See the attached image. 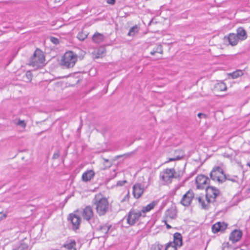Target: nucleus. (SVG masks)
<instances>
[{
  "instance_id": "f257e3e1",
  "label": "nucleus",
  "mask_w": 250,
  "mask_h": 250,
  "mask_svg": "<svg viewBox=\"0 0 250 250\" xmlns=\"http://www.w3.org/2000/svg\"><path fill=\"white\" fill-rule=\"evenodd\" d=\"M97 213L100 216H104L109 209V203L107 198L101 194H96L92 200Z\"/></svg>"
},
{
  "instance_id": "f03ea898",
  "label": "nucleus",
  "mask_w": 250,
  "mask_h": 250,
  "mask_svg": "<svg viewBox=\"0 0 250 250\" xmlns=\"http://www.w3.org/2000/svg\"><path fill=\"white\" fill-rule=\"evenodd\" d=\"M181 175L177 174L173 168H167L164 169L160 173V178L166 185L171 183L174 178H180Z\"/></svg>"
},
{
  "instance_id": "7ed1b4c3",
  "label": "nucleus",
  "mask_w": 250,
  "mask_h": 250,
  "mask_svg": "<svg viewBox=\"0 0 250 250\" xmlns=\"http://www.w3.org/2000/svg\"><path fill=\"white\" fill-rule=\"evenodd\" d=\"M44 62V56L42 51L40 49H37L31 58L29 64L35 68H38L43 65Z\"/></svg>"
},
{
  "instance_id": "20e7f679",
  "label": "nucleus",
  "mask_w": 250,
  "mask_h": 250,
  "mask_svg": "<svg viewBox=\"0 0 250 250\" xmlns=\"http://www.w3.org/2000/svg\"><path fill=\"white\" fill-rule=\"evenodd\" d=\"M77 61V55L72 51L66 52L61 61V65L66 68L73 67Z\"/></svg>"
},
{
  "instance_id": "39448f33",
  "label": "nucleus",
  "mask_w": 250,
  "mask_h": 250,
  "mask_svg": "<svg viewBox=\"0 0 250 250\" xmlns=\"http://www.w3.org/2000/svg\"><path fill=\"white\" fill-rule=\"evenodd\" d=\"M210 178L214 181L222 183L226 180V175L219 166H215L210 172Z\"/></svg>"
},
{
  "instance_id": "423d86ee",
  "label": "nucleus",
  "mask_w": 250,
  "mask_h": 250,
  "mask_svg": "<svg viewBox=\"0 0 250 250\" xmlns=\"http://www.w3.org/2000/svg\"><path fill=\"white\" fill-rule=\"evenodd\" d=\"M142 215V212L140 210L131 209L128 212L126 216L127 223L130 226L134 225Z\"/></svg>"
},
{
  "instance_id": "0eeeda50",
  "label": "nucleus",
  "mask_w": 250,
  "mask_h": 250,
  "mask_svg": "<svg viewBox=\"0 0 250 250\" xmlns=\"http://www.w3.org/2000/svg\"><path fill=\"white\" fill-rule=\"evenodd\" d=\"M210 180L209 178L204 175H199L196 178V184L197 188L198 189H206L208 188L209 182Z\"/></svg>"
},
{
  "instance_id": "6e6552de",
  "label": "nucleus",
  "mask_w": 250,
  "mask_h": 250,
  "mask_svg": "<svg viewBox=\"0 0 250 250\" xmlns=\"http://www.w3.org/2000/svg\"><path fill=\"white\" fill-rule=\"evenodd\" d=\"M206 190V195L211 203H214L215 201V199L220 194L219 189L213 187H209L207 188Z\"/></svg>"
},
{
  "instance_id": "1a4fd4ad",
  "label": "nucleus",
  "mask_w": 250,
  "mask_h": 250,
  "mask_svg": "<svg viewBox=\"0 0 250 250\" xmlns=\"http://www.w3.org/2000/svg\"><path fill=\"white\" fill-rule=\"evenodd\" d=\"M194 197V193L191 190H189L183 196L180 201L181 204L185 207L189 206Z\"/></svg>"
},
{
  "instance_id": "9d476101",
  "label": "nucleus",
  "mask_w": 250,
  "mask_h": 250,
  "mask_svg": "<svg viewBox=\"0 0 250 250\" xmlns=\"http://www.w3.org/2000/svg\"><path fill=\"white\" fill-rule=\"evenodd\" d=\"M144 187L140 183H136L133 186V194L135 198H140L143 194Z\"/></svg>"
},
{
  "instance_id": "9b49d317",
  "label": "nucleus",
  "mask_w": 250,
  "mask_h": 250,
  "mask_svg": "<svg viewBox=\"0 0 250 250\" xmlns=\"http://www.w3.org/2000/svg\"><path fill=\"white\" fill-rule=\"evenodd\" d=\"M195 199L198 201V202L202 208L207 209L209 207V204L211 203L209 202L208 199L207 198V196H200L195 198Z\"/></svg>"
},
{
  "instance_id": "f8f14e48",
  "label": "nucleus",
  "mask_w": 250,
  "mask_h": 250,
  "mask_svg": "<svg viewBox=\"0 0 250 250\" xmlns=\"http://www.w3.org/2000/svg\"><path fill=\"white\" fill-rule=\"evenodd\" d=\"M242 236V232L239 229H235L232 231L229 237V239L232 243H235L240 240Z\"/></svg>"
},
{
  "instance_id": "ddd939ff",
  "label": "nucleus",
  "mask_w": 250,
  "mask_h": 250,
  "mask_svg": "<svg viewBox=\"0 0 250 250\" xmlns=\"http://www.w3.org/2000/svg\"><path fill=\"white\" fill-rule=\"evenodd\" d=\"M68 219L71 222L72 225V229L77 230L79 229L81 222V218L76 214H70Z\"/></svg>"
},
{
  "instance_id": "4468645a",
  "label": "nucleus",
  "mask_w": 250,
  "mask_h": 250,
  "mask_svg": "<svg viewBox=\"0 0 250 250\" xmlns=\"http://www.w3.org/2000/svg\"><path fill=\"white\" fill-rule=\"evenodd\" d=\"M224 40L225 42H229V44L231 46H235L240 41L236 34L234 33H230L228 37H224Z\"/></svg>"
},
{
  "instance_id": "2eb2a0df",
  "label": "nucleus",
  "mask_w": 250,
  "mask_h": 250,
  "mask_svg": "<svg viewBox=\"0 0 250 250\" xmlns=\"http://www.w3.org/2000/svg\"><path fill=\"white\" fill-rule=\"evenodd\" d=\"M227 228V224L224 222H217L212 226V231L214 233L225 230Z\"/></svg>"
},
{
  "instance_id": "dca6fc26",
  "label": "nucleus",
  "mask_w": 250,
  "mask_h": 250,
  "mask_svg": "<svg viewBox=\"0 0 250 250\" xmlns=\"http://www.w3.org/2000/svg\"><path fill=\"white\" fill-rule=\"evenodd\" d=\"M82 216L83 219L87 221L89 220L93 216V211L92 208L89 206H86L83 209Z\"/></svg>"
},
{
  "instance_id": "f3484780",
  "label": "nucleus",
  "mask_w": 250,
  "mask_h": 250,
  "mask_svg": "<svg viewBox=\"0 0 250 250\" xmlns=\"http://www.w3.org/2000/svg\"><path fill=\"white\" fill-rule=\"evenodd\" d=\"M105 49L104 47H100L99 48L94 50L93 52V56L95 59L102 58L105 55Z\"/></svg>"
},
{
  "instance_id": "a211bd4d",
  "label": "nucleus",
  "mask_w": 250,
  "mask_h": 250,
  "mask_svg": "<svg viewBox=\"0 0 250 250\" xmlns=\"http://www.w3.org/2000/svg\"><path fill=\"white\" fill-rule=\"evenodd\" d=\"M236 35L240 41H244L247 38V34L246 30L241 27H239L236 30Z\"/></svg>"
},
{
  "instance_id": "6ab92c4d",
  "label": "nucleus",
  "mask_w": 250,
  "mask_h": 250,
  "mask_svg": "<svg viewBox=\"0 0 250 250\" xmlns=\"http://www.w3.org/2000/svg\"><path fill=\"white\" fill-rule=\"evenodd\" d=\"M94 175L95 172L93 170H87L83 174L82 180L84 182H88L94 177Z\"/></svg>"
},
{
  "instance_id": "aec40b11",
  "label": "nucleus",
  "mask_w": 250,
  "mask_h": 250,
  "mask_svg": "<svg viewBox=\"0 0 250 250\" xmlns=\"http://www.w3.org/2000/svg\"><path fill=\"white\" fill-rule=\"evenodd\" d=\"M75 241L73 239H70L66 241L63 244V247L67 250H76L75 248Z\"/></svg>"
},
{
  "instance_id": "412c9836",
  "label": "nucleus",
  "mask_w": 250,
  "mask_h": 250,
  "mask_svg": "<svg viewBox=\"0 0 250 250\" xmlns=\"http://www.w3.org/2000/svg\"><path fill=\"white\" fill-rule=\"evenodd\" d=\"M174 241L172 243L174 246L180 247L182 245V237L180 233L176 232L174 234Z\"/></svg>"
},
{
  "instance_id": "4be33fe9",
  "label": "nucleus",
  "mask_w": 250,
  "mask_h": 250,
  "mask_svg": "<svg viewBox=\"0 0 250 250\" xmlns=\"http://www.w3.org/2000/svg\"><path fill=\"white\" fill-rule=\"evenodd\" d=\"M104 36L103 34L99 33L98 32L95 33L92 37L93 41L95 43H97L102 42L104 41Z\"/></svg>"
},
{
  "instance_id": "5701e85b",
  "label": "nucleus",
  "mask_w": 250,
  "mask_h": 250,
  "mask_svg": "<svg viewBox=\"0 0 250 250\" xmlns=\"http://www.w3.org/2000/svg\"><path fill=\"white\" fill-rule=\"evenodd\" d=\"M157 201H153L149 204L147 205L146 207H144L142 208L141 212L146 213L150 211L151 209L154 208L157 205Z\"/></svg>"
},
{
  "instance_id": "b1692460",
  "label": "nucleus",
  "mask_w": 250,
  "mask_h": 250,
  "mask_svg": "<svg viewBox=\"0 0 250 250\" xmlns=\"http://www.w3.org/2000/svg\"><path fill=\"white\" fill-rule=\"evenodd\" d=\"M14 124L24 129L26 126V123L24 120H22L20 118H16L13 121Z\"/></svg>"
},
{
  "instance_id": "393cba45",
  "label": "nucleus",
  "mask_w": 250,
  "mask_h": 250,
  "mask_svg": "<svg viewBox=\"0 0 250 250\" xmlns=\"http://www.w3.org/2000/svg\"><path fill=\"white\" fill-rule=\"evenodd\" d=\"M158 53L161 54H162L163 53V47L161 44L157 45L154 49L151 50L150 52V54L152 55H155V53Z\"/></svg>"
},
{
  "instance_id": "a878e982",
  "label": "nucleus",
  "mask_w": 250,
  "mask_h": 250,
  "mask_svg": "<svg viewBox=\"0 0 250 250\" xmlns=\"http://www.w3.org/2000/svg\"><path fill=\"white\" fill-rule=\"evenodd\" d=\"M243 74L244 73L242 70H237L233 72L232 73H229V75L230 76L232 79H234L243 76Z\"/></svg>"
},
{
  "instance_id": "bb28decb",
  "label": "nucleus",
  "mask_w": 250,
  "mask_h": 250,
  "mask_svg": "<svg viewBox=\"0 0 250 250\" xmlns=\"http://www.w3.org/2000/svg\"><path fill=\"white\" fill-rule=\"evenodd\" d=\"M139 29H140L138 25H135L134 26L132 27L129 29V31L127 34V35L129 36H134L137 33H138Z\"/></svg>"
},
{
  "instance_id": "cd10ccee",
  "label": "nucleus",
  "mask_w": 250,
  "mask_h": 250,
  "mask_svg": "<svg viewBox=\"0 0 250 250\" xmlns=\"http://www.w3.org/2000/svg\"><path fill=\"white\" fill-rule=\"evenodd\" d=\"M166 215L167 217L171 219H174L177 215L176 211L174 209H167L166 212Z\"/></svg>"
},
{
  "instance_id": "c85d7f7f",
  "label": "nucleus",
  "mask_w": 250,
  "mask_h": 250,
  "mask_svg": "<svg viewBox=\"0 0 250 250\" xmlns=\"http://www.w3.org/2000/svg\"><path fill=\"white\" fill-rule=\"evenodd\" d=\"M110 228V226L107 225H104L101 226L99 230V232L101 233V236H103L106 234L108 232Z\"/></svg>"
},
{
  "instance_id": "c756f323",
  "label": "nucleus",
  "mask_w": 250,
  "mask_h": 250,
  "mask_svg": "<svg viewBox=\"0 0 250 250\" xmlns=\"http://www.w3.org/2000/svg\"><path fill=\"white\" fill-rule=\"evenodd\" d=\"M163 246L159 243H155L151 247L150 250H162Z\"/></svg>"
},
{
  "instance_id": "7c9ffc66",
  "label": "nucleus",
  "mask_w": 250,
  "mask_h": 250,
  "mask_svg": "<svg viewBox=\"0 0 250 250\" xmlns=\"http://www.w3.org/2000/svg\"><path fill=\"white\" fill-rule=\"evenodd\" d=\"M165 250H177V248L172 243H169L166 246Z\"/></svg>"
},
{
  "instance_id": "2f4dec72",
  "label": "nucleus",
  "mask_w": 250,
  "mask_h": 250,
  "mask_svg": "<svg viewBox=\"0 0 250 250\" xmlns=\"http://www.w3.org/2000/svg\"><path fill=\"white\" fill-rule=\"evenodd\" d=\"M15 250H30V249L27 244H21Z\"/></svg>"
},
{
  "instance_id": "473e14b6",
  "label": "nucleus",
  "mask_w": 250,
  "mask_h": 250,
  "mask_svg": "<svg viewBox=\"0 0 250 250\" xmlns=\"http://www.w3.org/2000/svg\"><path fill=\"white\" fill-rule=\"evenodd\" d=\"M87 36V34L86 33L81 32L78 34L77 38L80 41H83L86 38Z\"/></svg>"
},
{
  "instance_id": "72a5a7b5",
  "label": "nucleus",
  "mask_w": 250,
  "mask_h": 250,
  "mask_svg": "<svg viewBox=\"0 0 250 250\" xmlns=\"http://www.w3.org/2000/svg\"><path fill=\"white\" fill-rule=\"evenodd\" d=\"M238 177L237 176H230L229 175H226V180H229L233 182H237Z\"/></svg>"
},
{
  "instance_id": "f704fd0d",
  "label": "nucleus",
  "mask_w": 250,
  "mask_h": 250,
  "mask_svg": "<svg viewBox=\"0 0 250 250\" xmlns=\"http://www.w3.org/2000/svg\"><path fill=\"white\" fill-rule=\"evenodd\" d=\"M216 87H219L221 91H224L227 89V87L224 83H218Z\"/></svg>"
},
{
  "instance_id": "c9c22d12",
  "label": "nucleus",
  "mask_w": 250,
  "mask_h": 250,
  "mask_svg": "<svg viewBox=\"0 0 250 250\" xmlns=\"http://www.w3.org/2000/svg\"><path fill=\"white\" fill-rule=\"evenodd\" d=\"M32 75L30 71H28L26 72L25 75V78L28 81L30 82L32 80Z\"/></svg>"
},
{
  "instance_id": "e433bc0d",
  "label": "nucleus",
  "mask_w": 250,
  "mask_h": 250,
  "mask_svg": "<svg viewBox=\"0 0 250 250\" xmlns=\"http://www.w3.org/2000/svg\"><path fill=\"white\" fill-rule=\"evenodd\" d=\"M50 41L55 44H57L59 43V39L53 37L50 38Z\"/></svg>"
},
{
  "instance_id": "4c0bfd02",
  "label": "nucleus",
  "mask_w": 250,
  "mask_h": 250,
  "mask_svg": "<svg viewBox=\"0 0 250 250\" xmlns=\"http://www.w3.org/2000/svg\"><path fill=\"white\" fill-rule=\"evenodd\" d=\"M60 156V151L59 150H56L53 155V157H52V159H58Z\"/></svg>"
},
{
  "instance_id": "58836bf2",
  "label": "nucleus",
  "mask_w": 250,
  "mask_h": 250,
  "mask_svg": "<svg viewBox=\"0 0 250 250\" xmlns=\"http://www.w3.org/2000/svg\"><path fill=\"white\" fill-rule=\"evenodd\" d=\"M180 158H181V157L179 156H177L175 158H170L168 159V160L167 161V162L168 163V162H170L171 161H174L175 160H179V159H180Z\"/></svg>"
},
{
  "instance_id": "ea45409f",
  "label": "nucleus",
  "mask_w": 250,
  "mask_h": 250,
  "mask_svg": "<svg viewBox=\"0 0 250 250\" xmlns=\"http://www.w3.org/2000/svg\"><path fill=\"white\" fill-rule=\"evenodd\" d=\"M126 183V181H119L117 183V186H123L125 183Z\"/></svg>"
},
{
  "instance_id": "a19ab883",
  "label": "nucleus",
  "mask_w": 250,
  "mask_h": 250,
  "mask_svg": "<svg viewBox=\"0 0 250 250\" xmlns=\"http://www.w3.org/2000/svg\"><path fill=\"white\" fill-rule=\"evenodd\" d=\"M6 217V214L3 212H0V220L5 218Z\"/></svg>"
},
{
  "instance_id": "79ce46f5",
  "label": "nucleus",
  "mask_w": 250,
  "mask_h": 250,
  "mask_svg": "<svg viewBox=\"0 0 250 250\" xmlns=\"http://www.w3.org/2000/svg\"><path fill=\"white\" fill-rule=\"evenodd\" d=\"M107 3L110 4H114L115 2V0H106Z\"/></svg>"
},
{
  "instance_id": "37998d69",
  "label": "nucleus",
  "mask_w": 250,
  "mask_h": 250,
  "mask_svg": "<svg viewBox=\"0 0 250 250\" xmlns=\"http://www.w3.org/2000/svg\"><path fill=\"white\" fill-rule=\"evenodd\" d=\"M198 117H199V118H201L202 117H204L205 118L206 117V115L203 114V113H199L197 115Z\"/></svg>"
},
{
  "instance_id": "c03bdc74",
  "label": "nucleus",
  "mask_w": 250,
  "mask_h": 250,
  "mask_svg": "<svg viewBox=\"0 0 250 250\" xmlns=\"http://www.w3.org/2000/svg\"><path fill=\"white\" fill-rule=\"evenodd\" d=\"M103 160L105 162H108L109 161V160L108 159H107L103 158Z\"/></svg>"
},
{
  "instance_id": "a18cd8bd",
  "label": "nucleus",
  "mask_w": 250,
  "mask_h": 250,
  "mask_svg": "<svg viewBox=\"0 0 250 250\" xmlns=\"http://www.w3.org/2000/svg\"><path fill=\"white\" fill-rule=\"evenodd\" d=\"M166 225H167V229H170V228H171V226H169V225H168V224H166Z\"/></svg>"
},
{
  "instance_id": "49530a36",
  "label": "nucleus",
  "mask_w": 250,
  "mask_h": 250,
  "mask_svg": "<svg viewBox=\"0 0 250 250\" xmlns=\"http://www.w3.org/2000/svg\"><path fill=\"white\" fill-rule=\"evenodd\" d=\"M248 165H249V166H250V164H248Z\"/></svg>"
},
{
  "instance_id": "de8ad7c7",
  "label": "nucleus",
  "mask_w": 250,
  "mask_h": 250,
  "mask_svg": "<svg viewBox=\"0 0 250 250\" xmlns=\"http://www.w3.org/2000/svg\"><path fill=\"white\" fill-rule=\"evenodd\" d=\"M249 190L250 191V188H249Z\"/></svg>"
}]
</instances>
